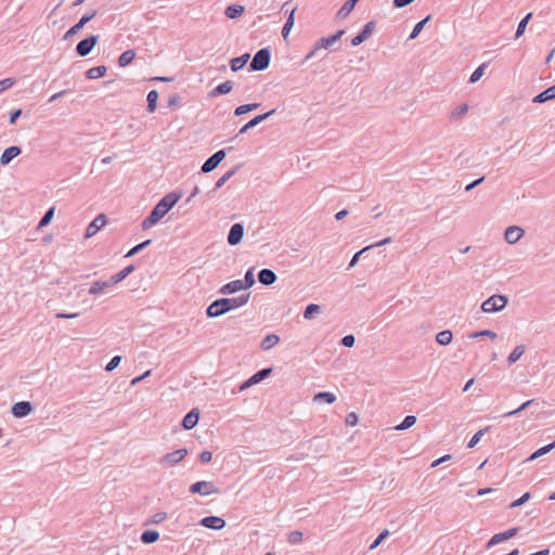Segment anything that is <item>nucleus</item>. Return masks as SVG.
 Here are the masks:
<instances>
[{
	"label": "nucleus",
	"mask_w": 555,
	"mask_h": 555,
	"mask_svg": "<svg viewBox=\"0 0 555 555\" xmlns=\"http://www.w3.org/2000/svg\"><path fill=\"white\" fill-rule=\"evenodd\" d=\"M249 298L250 293L232 298L223 297L216 299L207 307L206 315L208 318H219L231 310L245 306L249 301Z\"/></svg>",
	"instance_id": "obj_1"
},
{
	"label": "nucleus",
	"mask_w": 555,
	"mask_h": 555,
	"mask_svg": "<svg viewBox=\"0 0 555 555\" xmlns=\"http://www.w3.org/2000/svg\"><path fill=\"white\" fill-rule=\"evenodd\" d=\"M181 195L176 192L166 194L151 210L150 215L142 221L141 227L147 230L155 225L177 204Z\"/></svg>",
	"instance_id": "obj_2"
},
{
	"label": "nucleus",
	"mask_w": 555,
	"mask_h": 555,
	"mask_svg": "<svg viewBox=\"0 0 555 555\" xmlns=\"http://www.w3.org/2000/svg\"><path fill=\"white\" fill-rule=\"evenodd\" d=\"M345 29H339L335 34L320 38L314 48L306 55L305 60L313 57L320 50H328L330 52L337 51L341 47V37L345 35Z\"/></svg>",
	"instance_id": "obj_3"
},
{
	"label": "nucleus",
	"mask_w": 555,
	"mask_h": 555,
	"mask_svg": "<svg viewBox=\"0 0 555 555\" xmlns=\"http://www.w3.org/2000/svg\"><path fill=\"white\" fill-rule=\"evenodd\" d=\"M271 61L270 48H262L256 52L249 64L250 72H261L269 67Z\"/></svg>",
	"instance_id": "obj_4"
},
{
	"label": "nucleus",
	"mask_w": 555,
	"mask_h": 555,
	"mask_svg": "<svg viewBox=\"0 0 555 555\" xmlns=\"http://www.w3.org/2000/svg\"><path fill=\"white\" fill-rule=\"evenodd\" d=\"M505 295H492L481 304V310L486 313H494L502 311L507 305Z\"/></svg>",
	"instance_id": "obj_5"
},
{
	"label": "nucleus",
	"mask_w": 555,
	"mask_h": 555,
	"mask_svg": "<svg viewBox=\"0 0 555 555\" xmlns=\"http://www.w3.org/2000/svg\"><path fill=\"white\" fill-rule=\"evenodd\" d=\"M189 491L193 494L209 495L212 493H219L220 490L212 481L201 480L192 483Z\"/></svg>",
	"instance_id": "obj_6"
},
{
	"label": "nucleus",
	"mask_w": 555,
	"mask_h": 555,
	"mask_svg": "<svg viewBox=\"0 0 555 555\" xmlns=\"http://www.w3.org/2000/svg\"><path fill=\"white\" fill-rule=\"evenodd\" d=\"M98 41L99 36L96 35H90L86 37L77 43L76 53L81 57L89 55L91 51L94 49V47L98 44Z\"/></svg>",
	"instance_id": "obj_7"
},
{
	"label": "nucleus",
	"mask_w": 555,
	"mask_h": 555,
	"mask_svg": "<svg viewBox=\"0 0 555 555\" xmlns=\"http://www.w3.org/2000/svg\"><path fill=\"white\" fill-rule=\"evenodd\" d=\"M227 155L225 150H219L216 153H214L210 157H208L205 163L201 167V171L203 173H208L216 169L219 164L224 159Z\"/></svg>",
	"instance_id": "obj_8"
},
{
	"label": "nucleus",
	"mask_w": 555,
	"mask_h": 555,
	"mask_svg": "<svg viewBox=\"0 0 555 555\" xmlns=\"http://www.w3.org/2000/svg\"><path fill=\"white\" fill-rule=\"evenodd\" d=\"M186 455L188 449L181 448L162 456L159 463L171 467L180 463Z\"/></svg>",
	"instance_id": "obj_9"
},
{
	"label": "nucleus",
	"mask_w": 555,
	"mask_h": 555,
	"mask_svg": "<svg viewBox=\"0 0 555 555\" xmlns=\"http://www.w3.org/2000/svg\"><path fill=\"white\" fill-rule=\"evenodd\" d=\"M272 373V367H264L251 375L247 380L242 383L238 387L240 391H243L269 377Z\"/></svg>",
	"instance_id": "obj_10"
},
{
	"label": "nucleus",
	"mask_w": 555,
	"mask_h": 555,
	"mask_svg": "<svg viewBox=\"0 0 555 555\" xmlns=\"http://www.w3.org/2000/svg\"><path fill=\"white\" fill-rule=\"evenodd\" d=\"M375 27H376V23L374 21L367 22L362 27L360 33L358 35H356L350 40L351 46L357 47V46L361 44L362 42H364L365 40H367L373 35Z\"/></svg>",
	"instance_id": "obj_11"
},
{
	"label": "nucleus",
	"mask_w": 555,
	"mask_h": 555,
	"mask_svg": "<svg viewBox=\"0 0 555 555\" xmlns=\"http://www.w3.org/2000/svg\"><path fill=\"white\" fill-rule=\"evenodd\" d=\"M244 236V225L242 223H234L231 225L228 233V243L231 246L240 244Z\"/></svg>",
	"instance_id": "obj_12"
},
{
	"label": "nucleus",
	"mask_w": 555,
	"mask_h": 555,
	"mask_svg": "<svg viewBox=\"0 0 555 555\" xmlns=\"http://www.w3.org/2000/svg\"><path fill=\"white\" fill-rule=\"evenodd\" d=\"M518 532V528H511L504 532L495 533L486 544L487 548H490L499 543H502L504 541H507L516 535Z\"/></svg>",
	"instance_id": "obj_13"
},
{
	"label": "nucleus",
	"mask_w": 555,
	"mask_h": 555,
	"mask_svg": "<svg viewBox=\"0 0 555 555\" xmlns=\"http://www.w3.org/2000/svg\"><path fill=\"white\" fill-rule=\"evenodd\" d=\"M34 410L33 404L29 401H20L13 404L12 414L16 418H22L29 415Z\"/></svg>",
	"instance_id": "obj_14"
},
{
	"label": "nucleus",
	"mask_w": 555,
	"mask_h": 555,
	"mask_svg": "<svg viewBox=\"0 0 555 555\" xmlns=\"http://www.w3.org/2000/svg\"><path fill=\"white\" fill-rule=\"evenodd\" d=\"M275 113V109H271L264 114H260L251 118L248 122H246L240 130L237 135L246 133L249 129L258 126L260 122L267 120L270 116Z\"/></svg>",
	"instance_id": "obj_15"
},
{
	"label": "nucleus",
	"mask_w": 555,
	"mask_h": 555,
	"mask_svg": "<svg viewBox=\"0 0 555 555\" xmlns=\"http://www.w3.org/2000/svg\"><path fill=\"white\" fill-rule=\"evenodd\" d=\"M199 525L214 530H221L225 527V520L218 516H206L199 520Z\"/></svg>",
	"instance_id": "obj_16"
},
{
	"label": "nucleus",
	"mask_w": 555,
	"mask_h": 555,
	"mask_svg": "<svg viewBox=\"0 0 555 555\" xmlns=\"http://www.w3.org/2000/svg\"><path fill=\"white\" fill-rule=\"evenodd\" d=\"M106 223V217L104 215H99L95 217L87 227L85 237L89 238L96 234V232L103 228Z\"/></svg>",
	"instance_id": "obj_17"
},
{
	"label": "nucleus",
	"mask_w": 555,
	"mask_h": 555,
	"mask_svg": "<svg viewBox=\"0 0 555 555\" xmlns=\"http://www.w3.org/2000/svg\"><path fill=\"white\" fill-rule=\"evenodd\" d=\"M539 406V402H537L535 399L527 400L526 402L521 403L517 409L506 412L503 416L504 417H511L519 414L520 412L531 409L530 413L535 414L537 408Z\"/></svg>",
	"instance_id": "obj_18"
},
{
	"label": "nucleus",
	"mask_w": 555,
	"mask_h": 555,
	"mask_svg": "<svg viewBox=\"0 0 555 555\" xmlns=\"http://www.w3.org/2000/svg\"><path fill=\"white\" fill-rule=\"evenodd\" d=\"M199 421V410L197 408L192 409L182 420V427L186 430L194 428Z\"/></svg>",
	"instance_id": "obj_19"
},
{
	"label": "nucleus",
	"mask_w": 555,
	"mask_h": 555,
	"mask_svg": "<svg viewBox=\"0 0 555 555\" xmlns=\"http://www.w3.org/2000/svg\"><path fill=\"white\" fill-rule=\"evenodd\" d=\"M22 153V149L16 145L7 147L0 156V165H9L16 156Z\"/></svg>",
	"instance_id": "obj_20"
},
{
	"label": "nucleus",
	"mask_w": 555,
	"mask_h": 555,
	"mask_svg": "<svg viewBox=\"0 0 555 555\" xmlns=\"http://www.w3.org/2000/svg\"><path fill=\"white\" fill-rule=\"evenodd\" d=\"M524 235V230L517 225H509L504 233L505 241L509 244L517 243Z\"/></svg>",
	"instance_id": "obj_21"
},
{
	"label": "nucleus",
	"mask_w": 555,
	"mask_h": 555,
	"mask_svg": "<svg viewBox=\"0 0 555 555\" xmlns=\"http://www.w3.org/2000/svg\"><path fill=\"white\" fill-rule=\"evenodd\" d=\"M278 280V276L274 271L271 269H261L258 272V282L264 286H270L274 284Z\"/></svg>",
	"instance_id": "obj_22"
},
{
	"label": "nucleus",
	"mask_w": 555,
	"mask_h": 555,
	"mask_svg": "<svg viewBox=\"0 0 555 555\" xmlns=\"http://www.w3.org/2000/svg\"><path fill=\"white\" fill-rule=\"evenodd\" d=\"M552 100H555V85L546 88L545 90L533 96L532 102L535 104H542Z\"/></svg>",
	"instance_id": "obj_23"
},
{
	"label": "nucleus",
	"mask_w": 555,
	"mask_h": 555,
	"mask_svg": "<svg viewBox=\"0 0 555 555\" xmlns=\"http://www.w3.org/2000/svg\"><path fill=\"white\" fill-rule=\"evenodd\" d=\"M114 286L111 284V278L107 281H94L89 288L90 295H100L106 292V289Z\"/></svg>",
	"instance_id": "obj_24"
},
{
	"label": "nucleus",
	"mask_w": 555,
	"mask_h": 555,
	"mask_svg": "<svg viewBox=\"0 0 555 555\" xmlns=\"http://www.w3.org/2000/svg\"><path fill=\"white\" fill-rule=\"evenodd\" d=\"M241 280L231 281L219 288V293L222 295H230L243 291Z\"/></svg>",
	"instance_id": "obj_25"
},
{
	"label": "nucleus",
	"mask_w": 555,
	"mask_h": 555,
	"mask_svg": "<svg viewBox=\"0 0 555 555\" xmlns=\"http://www.w3.org/2000/svg\"><path fill=\"white\" fill-rule=\"evenodd\" d=\"M233 86H234V82L231 81V80H227L220 85H218L217 87H215L210 92H209V96H219V95H223V94H228L229 92L232 91L233 89Z\"/></svg>",
	"instance_id": "obj_26"
},
{
	"label": "nucleus",
	"mask_w": 555,
	"mask_h": 555,
	"mask_svg": "<svg viewBox=\"0 0 555 555\" xmlns=\"http://www.w3.org/2000/svg\"><path fill=\"white\" fill-rule=\"evenodd\" d=\"M134 271V266L129 264L126 268H124L118 273L111 276V284L116 285L117 283L124 281L129 274H131Z\"/></svg>",
	"instance_id": "obj_27"
},
{
	"label": "nucleus",
	"mask_w": 555,
	"mask_h": 555,
	"mask_svg": "<svg viewBox=\"0 0 555 555\" xmlns=\"http://www.w3.org/2000/svg\"><path fill=\"white\" fill-rule=\"evenodd\" d=\"M250 55L249 53H245L241 56H237V57H233L231 61H230V67L233 72H237L240 69H242L246 63L248 62Z\"/></svg>",
	"instance_id": "obj_28"
},
{
	"label": "nucleus",
	"mask_w": 555,
	"mask_h": 555,
	"mask_svg": "<svg viewBox=\"0 0 555 555\" xmlns=\"http://www.w3.org/2000/svg\"><path fill=\"white\" fill-rule=\"evenodd\" d=\"M244 10L245 9L243 5L231 4V5L227 7V9L224 11V15L230 20H234V18L240 17L244 13Z\"/></svg>",
	"instance_id": "obj_29"
},
{
	"label": "nucleus",
	"mask_w": 555,
	"mask_h": 555,
	"mask_svg": "<svg viewBox=\"0 0 555 555\" xmlns=\"http://www.w3.org/2000/svg\"><path fill=\"white\" fill-rule=\"evenodd\" d=\"M107 68L104 65L94 66L86 72V77L88 79H98L105 76Z\"/></svg>",
	"instance_id": "obj_30"
},
{
	"label": "nucleus",
	"mask_w": 555,
	"mask_h": 555,
	"mask_svg": "<svg viewBox=\"0 0 555 555\" xmlns=\"http://www.w3.org/2000/svg\"><path fill=\"white\" fill-rule=\"evenodd\" d=\"M135 57V52L134 50H126L125 52H122L119 57H118V65L120 67H126L128 66L129 64L132 63V61L134 60Z\"/></svg>",
	"instance_id": "obj_31"
},
{
	"label": "nucleus",
	"mask_w": 555,
	"mask_h": 555,
	"mask_svg": "<svg viewBox=\"0 0 555 555\" xmlns=\"http://www.w3.org/2000/svg\"><path fill=\"white\" fill-rule=\"evenodd\" d=\"M336 400V397L333 392H328V391H320L318 393L314 395L313 397V401L315 403H333L334 401Z\"/></svg>",
	"instance_id": "obj_32"
},
{
	"label": "nucleus",
	"mask_w": 555,
	"mask_h": 555,
	"mask_svg": "<svg viewBox=\"0 0 555 555\" xmlns=\"http://www.w3.org/2000/svg\"><path fill=\"white\" fill-rule=\"evenodd\" d=\"M159 539V533L156 530H145L142 532L140 540L144 544L155 543Z\"/></svg>",
	"instance_id": "obj_33"
},
{
	"label": "nucleus",
	"mask_w": 555,
	"mask_h": 555,
	"mask_svg": "<svg viewBox=\"0 0 555 555\" xmlns=\"http://www.w3.org/2000/svg\"><path fill=\"white\" fill-rule=\"evenodd\" d=\"M158 96H159V95H158L157 90H151V91L147 93V98H146V101H147L146 111H147L149 113H154V112L156 111Z\"/></svg>",
	"instance_id": "obj_34"
},
{
	"label": "nucleus",
	"mask_w": 555,
	"mask_h": 555,
	"mask_svg": "<svg viewBox=\"0 0 555 555\" xmlns=\"http://www.w3.org/2000/svg\"><path fill=\"white\" fill-rule=\"evenodd\" d=\"M280 341V337L275 334H269L267 335L261 344H260V348L262 350H269L271 349L273 346H275Z\"/></svg>",
	"instance_id": "obj_35"
},
{
	"label": "nucleus",
	"mask_w": 555,
	"mask_h": 555,
	"mask_svg": "<svg viewBox=\"0 0 555 555\" xmlns=\"http://www.w3.org/2000/svg\"><path fill=\"white\" fill-rule=\"evenodd\" d=\"M453 334L450 330H443L436 335V341L441 346H447L452 341Z\"/></svg>",
	"instance_id": "obj_36"
},
{
	"label": "nucleus",
	"mask_w": 555,
	"mask_h": 555,
	"mask_svg": "<svg viewBox=\"0 0 555 555\" xmlns=\"http://www.w3.org/2000/svg\"><path fill=\"white\" fill-rule=\"evenodd\" d=\"M430 20H431V15H427L425 18H423L422 21L417 22V23L414 25V27H413V29H412V31H411L410 36H409V39H410V40L415 39V38L420 35V33L423 30V28L425 27V25H426Z\"/></svg>",
	"instance_id": "obj_37"
},
{
	"label": "nucleus",
	"mask_w": 555,
	"mask_h": 555,
	"mask_svg": "<svg viewBox=\"0 0 555 555\" xmlns=\"http://www.w3.org/2000/svg\"><path fill=\"white\" fill-rule=\"evenodd\" d=\"M295 10L296 9H293L289 13V15L287 16V20L282 28V37L284 39H286L288 37V34L291 31V29L293 28L294 26V23H295Z\"/></svg>",
	"instance_id": "obj_38"
},
{
	"label": "nucleus",
	"mask_w": 555,
	"mask_h": 555,
	"mask_svg": "<svg viewBox=\"0 0 555 555\" xmlns=\"http://www.w3.org/2000/svg\"><path fill=\"white\" fill-rule=\"evenodd\" d=\"M254 270H255L254 267L249 268L245 272L244 279L241 280V283H242L244 289H248L254 286V284H255Z\"/></svg>",
	"instance_id": "obj_39"
},
{
	"label": "nucleus",
	"mask_w": 555,
	"mask_h": 555,
	"mask_svg": "<svg viewBox=\"0 0 555 555\" xmlns=\"http://www.w3.org/2000/svg\"><path fill=\"white\" fill-rule=\"evenodd\" d=\"M524 352H525V346L524 345L516 346L515 349L507 357L508 364L512 365L516 361H518L520 359V357L524 354Z\"/></svg>",
	"instance_id": "obj_40"
},
{
	"label": "nucleus",
	"mask_w": 555,
	"mask_h": 555,
	"mask_svg": "<svg viewBox=\"0 0 555 555\" xmlns=\"http://www.w3.org/2000/svg\"><path fill=\"white\" fill-rule=\"evenodd\" d=\"M259 106H260V103H249V104L240 105L234 109V115L235 116L244 115L254 109H257Z\"/></svg>",
	"instance_id": "obj_41"
},
{
	"label": "nucleus",
	"mask_w": 555,
	"mask_h": 555,
	"mask_svg": "<svg viewBox=\"0 0 555 555\" xmlns=\"http://www.w3.org/2000/svg\"><path fill=\"white\" fill-rule=\"evenodd\" d=\"M416 421H417L416 416H414V415H406L400 424L395 426V429L396 430H400V431L409 429L410 427H412L416 423Z\"/></svg>",
	"instance_id": "obj_42"
},
{
	"label": "nucleus",
	"mask_w": 555,
	"mask_h": 555,
	"mask_svg": "<svg viewBox=\"0 0 555 555\" xmlns=\"http://www.w3.org/2000/svg\"><path fill=\"white\" fill-rule=\"evenodd\" d=\"M532 17V13H528L525 17L521 18V21L518 23V26H517V29H516V33H515V39H518L519 37H521L526 30V27L529 23V21L531 20Z\"/></svg>",
	"instance_id": "obj_43"
},
{
	"label": "nucleus",
	"mask_w": 555,
	"mask_h": 555,
	"mask_svg": "<svg viewBox=\"0 0 555 555\" xmlns=\"http://www.w3.org/2000/svg\"><path fill=\"white\" fill-rule=\"evenodd\" d=\"M372 250H373V246H366V247L362 248L361 250L357 251L352 256V258L349 260V269L354 267L360 261V259L363 258L362 256L364 254H367Z\"/></svg>",
	"instance_id": "obj_44"
},
{
	"label": "nucleus",
	"mask_w": 555,
	"mask_h": 555,
	"mask_svg": "<svg viewBox=\"0 0 555 555\" xmlns=\"http://www.w3.org/2000/svg\"><path fill=\"white\" fill-rule=\"evenodd\" d=\"M321 310V307L317 304H310L308 305L304 310V318L307 320H311L314 318L317 313H319Z\"/></svg>",
	"instance_id": "obj_45"
},
{
	"label": "nucleus",
	"mask_w": 555,
	"mask_h": 555,
	"mask_svg": "<svg viewBox=\"0 0 555 555\" xmlns=\"http://www.w3.org/2000/svg\"><path fill=\"white\" fill-rule=\"evenodd\" d=\"M488 430H489V427H485V428L478 430L476 434H474V436L470 438V440L467 443V448L468 449L475 448Z\"/></svg>",
	"instance_id": "obj_46"
},
{
	"label": "nucleus",
	"mask_w": 555,
	"mask_h": 555,
	"mask_svg": "<svg viewBox=\"0 0 555 555\" xmlns=\"http://www.w3.org/2000/svg\"><path fill=\"white\" fill-rule=\"evenodd\" d=\"M152 243L151 240H145L142 243L133 246L131 249L128 250V253L125 255L126 258L133 257L141 250H143L145 247H147Z\"/></svg>",
	"instance_id": "obj_47"
},
{
	"label": "nucleus",
	"mask_w": 555,
	"mask_h": 555,
	"mask_svg": "<svg viewBox=\"0 0 555 555\" xmlns=\"http://www.w3.org/2000/svg\"><path fill=\"white\" fill-rule=\"evenodd\" d=\"M468 111V104L462 103L459 106H456L450 114L451 119H459L463 115H465Z\"/></svg>",
	"instance_id": "obj_48"
},
{
	"label": "nucleus",
	"mask_w": 555,
	"mask_h": 555,
	"mask_svg": "<svg viewBox=\"0 0 555 555\" xmlns=\"http://www.w3.org/2000/svg\"><path fill=\"white\" fill-rule=\"evenodd\" d=\"M487 67V64L486 63H482L481 65H479L474 72L473 74L470 75L469 79H468V82L469 83H475L477 82L483 75V72Z\"/></svg>",
	"instance_id": "obj_49"
},
{
	"label": "nucleus",
	"mask_w": 555,
	"mask_h": 555,
	"mask_svg": "<svg viewBox=\"0 0 555 555\" xmlns=\"http://www.w3.org/2000/svg\"><path fill=\"white\" fill-rule=\"evenodd\" d=\"M54 210H55V208H54V207H50V208L44 212V215L42 216V218H41V219H40V221H39L38 228L47 227V225L51 222V220H52V218H53V216H54Z\"/></svg>",
	"instance_id": "obj_50"
},
{
	"label": "nucleus",
	"mask_w": 555,
	"mask_h": 555,
	"mask_svg": "<svg viewBox=\"0 0 555 555\" xmlns=\"http://www.w3.org/2000/svg\"><path fill=\"white\" fill-rule=\"evenodd\" d=\"M237 170V166L233 167L231 170L225 172L222 177L218 179L216 182L215 191L220 189Z\"/></svg>",
	"instance_id": "obj_51"
},
{
	"label": "nucleus",
	"mask_w": 555,
	"mask_h": 555,
	"mask_svg": "<svg viewBox=\"0 0 555 555\" xmlns=\"http://www.w3.org/2000/svg\"><path fill=\"white\" fill-rule=\"evenodd\" d=\"M302 532L299 531V530H295V531H292L288 533V537H287V542L289 544H298L302 541Z\"/></svg>",
	"instance_id": "obj_52"
},
{
	"label": "nucleus",
	"mask_w": 555,
	"mask_h": 555,
	"mask_svg": "<svg viewBox=\"0 0 555 555\" xmlns=\"http://www.w3.org/2000/svg\"><path fill=\"white\" fill-rule=\"evenodd\" d=\"M548 452H551V448H547V446H543L541 448H539L538 450H535L528 459L527 461H533L542 455H545L547 454Z\"/></svg>",
	"instance_id": "obj_53"
},
{
	"label": "nucleus",
	"mask_w": 555,
	"mask_h": 555,
	"mask_svg": "<svg viewBox=\"0 0 555 555\" xmlns=\"http://www.w3.org/2000/svg\"><path fill=\"white\" fill-rule=\"evenodd\" d=\"M482 336L495 338L496 334L491 330H483V331L473 332L472 334H469L470 338H478V337H482Z\"/></svg>",
	"instance_id": "obj_54"
},
{
	"label": "nucleus",
	"mask_w": 555,
	"mask_h": 555,
	"mask_svg": "<svg viewBox=\"0 0 555 555\" xmlns=\"http://www.w3.org/2000/svg\"><path fill=\"white\" fill-rule=\"evenodd\" d=\"M83 26L78 22L74 26H72L64 35V39H69L74 35L78 34Z\"/></svg>",
	"instance_id": "obj_55"
},
{
	"label": "nucleus",
	"mask_w": 555,
	"mask_h": 555,
	"mask_svg": "<svg viewBox=\"0 0 555 555\" xmlns=\"http://www.w3.org/2000/svg\"><path fill=\"white\" fill-rule=\"evenodd\" d=\"M530 499V493L529 492H526L524 493L520 498H518L517 500H515L514 502L511 503L509 507L511 508H515V507H518V506H521L522 504H525L528 500Z\"/></svg>",
	"instance_id": "obj_56"
},
{
	"label": "nucleus",
	"mask_w": 555,
	"mask_h": 555,
	"mask_svg": "<svg viewBox=\"0 0 555 555\" xmlns=\"http://www.w3.org/2000/svg\"><path fill=\"white\" fill-rule=\"evenodd\" d=\"M120 361H121V357L120 356L113 357L111 359V361L106 364L105 371L112 372L113 370H115L119 365Z\"/></svg>",
	"instance_id": "obj_57"
},
{
	"label": "nucleus",
	"mask_w": 555,
	"mask_h": 555,
	"mask_svg": "<svg viewBox=\"0 0 555 555\" xmlns=\"http://www.w3.org/2000/svg\"><path fill=\"white\" fill-rule=\"evenodd\" d=\"M14 83H15L14 78H5V79L0 80V93L8 90L9 88H11Z\"/></svg>",
	"instance_id": "obj_58"
},
{
	"label": "nucleus",
	"mask_w": 555,
	"mask_h": 555,
	"mask_svg": "<svg viewBox=\"0 0 555 555\" xmlns=\"http://www.w3.org/2000/svg\"><path fill=\"white\" fill-rule=\"evenodd\" d=\"M96 15V11L95 10H91L89 12H87L85 15H82V17L78 21L82 26H85L86 24H88L92 18H94Z\"/></svg>",
	"instance_id": "obj_59"
},
{
	"label": "nucleus",
	"mask_w": 555,
	"mask_h": 555,
	"mask_svg": "<svg viewBox=\"0 0 555 555\" xmlns=\"http://www.w3.org/2000/svg\"><path fill=\"white\" fill-rule=\"evenodd\" d=\"M180 104H181V99L178 94H172L169 96L168 107L175 108V107L180 106Z\"/></svg>",
	"instance_id": "obj_60"
},
{
	"label": "nucleus",
	"mask_w": 555,
	"mask_h": 555,
	"mask_svg": "<svg viewBox=\"0 0 555 555\" xmlns=\"http://www.w3.org/2000/svg\"><path fill=\"white\" fill-rule=\"evenodd\" d=\"M166 518H167V513L158 512L152 516L151 522L159 524V522L164 521Z\"/></svg>",
	"instance_id": "obj_61"
},
{
	"label": "nucleus",
	"mask_w": 555,
	"mask_h": 555,
	"mask_svg": "<svg viewBox=\"0 0 555 555\" xmlns=\"http://www.w3.org/2000/svg\"><path fill=\"white\" fill-rule=\"evenodd\" d=\"M485 181V177H480L474 181H472L470 183H468L466 186H465V191L466 192H469L472 191L473 189H475L476 186H478L479 184H481L482 182Z\"/></svg>",
	"instance_id": "obj_62"
},
{
	"label": "nucleus",
	"mask_w": 555,
	"mask_h": 555,
	"mask_svg": "<svg viewBox=\"0 0 555 555\" xmlns=\"http://www.w3.org/2000/svg\"><path fill=\"white\" fill-rule=\"evenodd\" d=\"M211 459H212V454L210 451H203L199 454V461L203 464H208L211 461Z\"/></svg>",
	"instance_id": "obj_63"
},
{
	"label": "nucleus",
	"mask_w": 555,
	"mask_h": 555,
	"mask_svg": "<svg viewBox=\"0 0 555 555\" xmlns=\"http://www.w3.org/2000/svg\"><path fill=\"white\" fill-rule=\"evenodd\" d=\"M22 115V109L17 108L10 113L9 122L11 125H14L17 120V118Z\"/></svg>",
	"instance_id": "obj_64"
}]
</instances>
